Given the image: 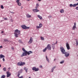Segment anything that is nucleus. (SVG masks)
I'll return each instance as SVG.
<instances>
[{"instance_id": "24", "label": "nucleus", "mask_w": 78, "mask_h": 78, "mask_svg": "<svg viewBox=\"0 0 78 78\" xmlns=\"http://www.w3.org/2000/svg\"><path fill=\"white\" fill-rule=\"evenodd\" d=\"M4 42H9V41H8V40H7V39H4Z\"/></svg>"}, {"instance_id": "30", "label": "nucleus", "mask_w": 78, "mask_h": 78, "mask_svg": "<svg viewBox=\"0 0 78 78\" xmlns=\"http://www.w3.org/2000/svg\"><path fill=\"white\" fill-rule=\"evenodd\" d=\"M64 61L62 60V61H61L60 62V64H63V63H64Z\"/></svg>"}, {"instance_id": "49", "label": "nucleus", "mask_w": 78, "mask_h": 78, "mask_svg": "<svg viewBox=\"0 0 78 78\" xmlns=\"http://www.w3.org/2000/svg\"><path fill=\"white\" fill-rule=\"evenodd\" d=\"M40 68H42V66H40Z\"/></svg>"}, {"instance_id": "14", "label": "nucleus", "mask_w": 78, "mask_h": 78, "mask_svg": "<svg viewBox=\"0 0 78 78\" xmlns=\"http://www.w3.org/2000/svg\"><path fill=\"white\" fill-rule=\"evenodd\" d=\"M5 57L3 55L1 54L0 55V58L1 59H2V58H5Z\"/></svg>"}, {"instance_id": "18", "label": "nucleus", "mask_w": 78, "mask_h": 78, "mask_svg": "<svg viewBox=\"0 0 78 78\" xmlns=\"http://www.w3.org/2000/svg\"><path fill=\"white\" fill-rule=\"evenodd\" d=\"M5 77H6V76H5V75H2L1 77V78H5Z\"/></svg>"}, {"instance_id": "21", "label": "nucleus", "mask_w": 78, "mask_h": 78, "mask_svg": "<svg viewBox=\"0 0 78 78\" xmlns=\"http://www.w3.org/2000/svg\"><path fill=\"white\" fill-rule=\"evenodd\" d=\"M60 12H61V13H63L64 12V9H61L60 11Z\"/></svg>"}, {"instance_id": "59", "label": "nucleus", "mask_w": 78, "mask_h": 78, "mask_svg": "<svg viewBox=\"0 0 78 78\" xmlns=\"http://www.w3.org/2000/svg\"><path fill=\"white\" fill-rule=\"evenodd\" d=\"M29 78H31V77H29Z\"/></svg>"}, {"instance_id": "5", "label": "nucleus", "mask_w": 78, "mask_h": 78, "mask_svg": "<svg viewBox=\"0 0 78 78\" xmlns=\"http://www.w3.org/2000/svg\"><path fill=\"white\" fill-rule=\"evenodd\" d=\"M21 27L23 29H24L25 30H27V29H29V28H30L29 27H27L26 26H25L24 25H22Z\"/></svg>"}, {"instance_id": "44", "label": "nucleus", "mask_w": 78, "mask_h": 78, "mask_svg": "<svg viewBox=\"0 0 78 78\" xmlns=\"http://www.w3.org/2000/svg\"><path fill=\"white\" fill-rule=\"evenodd\" d=\"M74 26H76V23H74Z\"/></svg>"}, {"instance_id": "55", "label": "nucleus", "mask_w": 78, "mask_h": 78, "mask_svg": "<svg viewBox=\"0 0 78 78\" xmlns=\"http://www.w3.org/2000/svg\"><path fill=\"white\" fill-rule=\"evenodd\" d=\"M55 60H56V58L54 60V61H55Z\"/></svg>"}, {"instance_id": "12", "label": "nucleus", "mask_w": 78, "mask_h": 78, "mask_svg": "<svg viewBox=\"0 0 78 78\" xmlns=\"http://www.w3.org/2000/svg\"><path fill=\"white\" fill-rule=\"evenodd\" d=\"M42 24L40 23L39 24V26H36V28H41V27H42Z\"/></svg>"}, {"instance_id": "10", "label": "nucleus", "mask_w": 78, "mask_h": 78, "mask_svg": "<svg viewBox=\"0 0 78 78\" xmlns=\"http://www.w3.org/2000/svg\"><path fill=\"white\" fill-rule=\"evenodd\" d=\"M33 42V38L30 37L29 41L28 42V44H31Z\"/></svg>"}, {"instance_id": "47", "label": "nucleus", "mask_w": 78, "mask_h": 78, "mask_svg": "<svg viewBox=\"0 0 78 78\" xmlns=\"http://www.w3.org/2000/svg\"><path fill=\"white\" fill-rule=\"evenodd\" d=\"M3 47V46H0V48H2Z\"/></svg>"}, {"instance_id": "58", "label": "nucleus", "mask_w": 78, "mask_h": 78, "mask_svg": "<svg viewBox=\"0 0 78 78\" xmlns=\"http://www.w3.org/2000/svg\"><path fill=\"white\" fill-rule=\"evenodd\" d=\"M9 69H10V68H9Z\"/></svg>"}, {"instance_id": "15", "label": "nucleus", "mask_w": 78, "mask_h": 78, "mask_svg": "<svg viewBox=\"0 0 78 78\" xmlns=\"http://www.w3.org/2000/svg\"><path fill=\"white\" fill-rule=\"evenodd\" d=\"M26 16L27 18H30V17H31V15H30L29 14H27L26 15Z\"/></svg>"}, {"instance_id": "40", "label": "nucleus", "mask_w": 78, "mask_h": 78, "mask_svg": "<svg viewBox=\"0 0 78 78\" xmlns=\"http://www.w3.org/2000/svg\"><path fill=\"white\" fill-rule=\"evenodd\" d=\"M54 70V69H53V68H52V69H51V72H53V70Z\"/></svg>"}, {"instance_id": "53", "label": "nucleus", "mask_w": 78, "mask_h": 78, "mask_svg": "<svg viewBox=\"0 0 78 78\" xmlns=\"http://www.w3.org/2000/svg\"><path fill=\"white\" fill-rule=\"evenodd\" d=\"M57 43H58V42H57V41H56V43H55V44H57Z\"/></svg>"}, {"instance_id": "17", "label": "nucleus", "mask_w": 78, "mask_h": 78, "mask_svg": "<svg viewBox=\"0 0 78 78\" xmlns=\"http://www.w3.org/2000/svg\"><path fill=\"white\" fill-rule=\"evenodd\" d=\"M36 7H35V9H37L39 7V4H36Z\"/></svg>"}, {"instance_id": "4", "label": "nucleus", "mask_w": 78, "mask_h": 78, "mask_svg": "<svg viewBox=\"0 0 78 78\" xmlns=\"http://www.w3.org/2000/svg\"><path fill=\"white\" fill-rule=\"evenodd\" d=\"M60 50L62 52V54H64V53L66 52V51H65V49H64V48L63 47H61L60 48Z\"/></svg>"}, {"instance_id": "34", "label": "nucleus", "mask_w": 78, "mask_h": 78, "mask_svg": "<svg viewBox=\"0 0 78 78\" xmlns=\"http://www.w3.org/2000/svg\"><path fill=\"white\" fill-rule=\"evenodd\" d=\"M75 6H76V4H75L73 5V7H75Z\"/></svg>"}, {"instance_id": "56", "label": "nucleus", "mask_w": 78, "mask_h": 78, "mask_svg": "<svg viewBox=\"0 0 78 78\" xmlns=\"http://www.w3.org/2000/svg\"><path fill=\"white\" fill-rule=\"evenodd\" d=\"M27 1H28H28H30V0H27Z\"/></svg>"}, {"instance_id": "48", "label": "nucleus", "mask_w": 78, "mask_h": 78, "mask_svg": "<svg viewBox=\"0 0 78 78\" xmlns=\"http://www.w3.org/2000/svg\"><path fill=\"white\" fill-rule=\"evenodd\" d=\"M56 66H55L54 67H53V68L54 69H55V68L56 67Z\"/></svg>"}, {"instance_id": "36", "label": "nucleus", "mask_w": 78, "mask_h": 78, "mask_svg": "<svg viewBox=\"0 0 78 78\" xmlns=\"http://www.w3.org/2000/svg\"><path fill=\"white\" fill-rule=\"evenodd\" d=\"M69 6L70 7H72V6H73V5H72V4H70V5H69Z\"/></svg>"}, {"instance_id": "13", "label": "nucleus", "mask_w": 78, "mask_h": 78, "mask_svg": "<svg viewBox=\"0 0 78 78\" xmlns=\"http://www.w3.org/2000/svg\"><path fill=\"white\" fill-rule=\"evenodd\" d=\"M33 11H34V12H39V10L37 9H33Z\"/></svg>"}, {"instance_id": "57", "label": "nucleus", "mask_w": 78, "mask_h": 78, "mask_svg": "<svg viewBox=\"0 0 78 78\" xmlns=\"http://www.w3.org/2000/svg\"><path fill=\"white\" fill-rule=\"evenodd\" d=\"M1 67V65L0 64V67Z\"/></svg>"}, {"instance_id": "19", "label": "nucleus", "mask_w": 78, "mask_h": 78, "mask_svg": "<svg viewBox=\"0 0 78 78\" xmlns=\"http://www.w3.org/2000/svg\"><path fill=\"white\" fill-rule=\"evenodd\" d=\"M24 70H25L26 72H27V71H28V69H27V68H24Z\"/></svg>"}, {"instance_id": "16", "label": "nucleus", "mask_w": 78, "mask_h": 78, "mask_svg": "<svg viewBox=\"0 0 78 78\" xmlns=\"http://www.w3.org/2000/svg\"><path fill=\"white\" fill-rule=\"evenodd\" d=\"M37 16L38 17V18H39V19H41V20L42 19V17L41 16H40V15H38Z\"/></svg>"}, {"instance_id": "11", "label": "nucleus", "mask_w": 78, "mask_h": 78, "mask_svg": "<svg viewBox=\"0 0 78 78\" xmlns=\"http://www.w3.org/2000/svg\"><path fill=\"white\" fill-rule=\"evenodd\" d=\"M64 54H65L66 57H68L69 56V55H70L69 53L66 52H64Z\"/></svg>"}, {"instance_id": "45", "label": "nucleus", "mask_w": 78, "mask_h": 78, "mask_svg": "<svg viewBox=\"0 0 78 78\" xmlns=\"http://www.w3.org/2000/svg\"><path fill=\"white\" fill-rule=\"evenodd\" d=\"M11 13H12V14H14V12H10Z\"/></svg>"}, {"instance_id": "50", "label": "nucleus", "mask_w": 78, "mask_h": 78, "mask_svg": "<svg viewBox=\"0 0 78 78\" xmlns=\"http://www.w3.org/2000/svg\"><path fill=\"white\" fill-rule=\"evenodd\" d=\"M76 6H77L78 5V2L77 4H76Z\"/></svg>"}, {"instance_id": "7", "label": "nucleus", "mask_w": 78, "mask_h": 78, "mask_svg": "<svg viewBox=\"0 0 78 78\" xmlns=\"http://www.w3.org/2000/svg\"><path fill=\"white\" fill-rule=\"evenodd\" d=\"M47 49L48 50H51V47L50 46V44H48L47 46V47H46Z\"/></svg>"}, {"instance_id": "9", "label": "nucleus", "mask_w": 78, "mask_h": 78, "mask_svg": "<svg viewBox=\"0 0 78 78\" xmlns=\"http://www.w3.org/2000/svg\"><path fill=\"white\" fill-rule=\"evenodd\" d=\"M33 70H35V72H37V71H38L39 70L38 68H36L35 67H33L32 68Z\"/></svg>"}, {"instance_id": "41", "label": "nucleus", "mask_w": 78, "mask_h": 78, "mask_svg": "<svg viewBox=\"0 0 78 78\" xmlns=\"http://www.w3.org/2000/svg\"><path fill=\"white\" fill-rule=\"evenodd\" d=\"M5 20H8V18H4Z\"/></svg>"}, {"instance_id": "31", "label": "nucleus", "mask_w": 78, "mask_h": 78, "mask_svg": "<svg viewBox=\"0 0 78 78\" xmlns=\"http://www.w3.org/2000/svg\"><path fill=\"white\" fill-rule=\"evenodd\" d=\"M18 4V5H19V6H21V3H20V2H19L17 3Z\"/></svg>"}, {"instance_id": "35", "label": "nucleus", "mask_w": 78, "mask_h": 78, "mask_svg": "<svg viewBox=\"0 0 78 78\" xmlns=\"http://www.w3.org/2000/svg\"><path fill=\"white\" fill-rule=\"evenodd\" d=\"M22 50H23V51H24H24H27L25 50V48H23Z\"/></svg>"}, {"instance_id": "39", "label": "nucleus", "mask_w": 78, "mask_h": 78, "mask_svg": "<svg viewBox=\"0 0 78 78\" xmlns=\"http://www.w3.org/2000/svg\"><path fill=\"white\" fill-rule=\"evenodd\" d=\"M23 78V76H22L20 77H19V78Z\"/></svg>"}, {"instance_id": "27", "label": "nucleus", "mask_w": 78, "mask_h": 78, "mask_svg": "<svg viewBox=\"0 0 78 78\" xmlns=\"http://www.w3.org/2000/svg\"><path fill=\"white\" fill-rule=\"evenodd\" d=\"M3 70L4 72H6V68H3Z\"/></svg>"}, {"instance_id": "51", "label": "nucleus", "mask_w": 78, "mask_h": 78, "mask_svg": "<svg viewBox=\"0 0 78 78\" xmlns=\"http://www.w3.org/2000/svg\"><path fill=\"white\" fill-rule=\"evenodd\" d=\"M12 50H14V48H12Z\"/></svg>"}, {"instance_id": "25", "label": "nucleus", "mask_w": 78, "mask_h": 78, "mask_svg": "<svg viewBox=\"0 0 78 78\" xmlns=\"http://www.w3.org/2000/svg\"><path fill=\"white\" fill-rule=\"evenodd\" d=\"M41 39L42 41H44V38L42 37H41Z\"/></svg>"}, {"instance_id": "46", "label": "nucleus", "mask_w": 78, "mask_h": 78, "mask_svg": "<svg viewBox=\"0 0 78 78\" xmlns=\"http://www.w3.org/2000/svg\"><path fill=\"white\" fill-rule=\"evenodd\" d=\"M2 60L3 61V62L5 61V58H3V59H2Z\"/></svg>"}, {"instance_id": "22", "label": "nucleus", "mask_w": 78, "mask_h": 78, "mask_svg": "<svg viewBox=\"0 0 78 78\" xmlns=\"http://www.w3.org/2000/svg\"><path fill=\"white\" fill-rule=\"evenodd\" d=\"M19 43H20L21 44H23V42L22 41V40H20L19 41Z\"/></svg>"}, {"instance_id": "33", "label": "nucleus", "mask_w": 78, "mask_h": 78, "mask_svg": "<svg viewBox=\"0 0 78 78\" xmlns=\"http://www.w3.org/2000/svg\"><path fill=\"white\" fill-rule=\"evenodd\" d=\"M22 72H23V70L22 69H21L20 70V73H22Z\"/></svg>"}, {"instance_id": "3", "label": "nucleus", "mask_w": 78, "mask_h": 78, "mask_svg": "<svg viewBox=\"0 0 78 78\" xmlns=\"http://www.w3.org/2000/svg\"><path fill=\"white\" fill-rule=\"evenodd\" d=\"M17 65L19 66H22L25 65V62H20L17 63Z\"/></svg>"}, {"instance_id": "6", "label": "nucleus", "mask_w": 78, "mask_h": 78, "mask_svg": "<svg viewBox=\"0 0 78 78\" xmlns=\"http://www.w3.org/2000/svg\"><path fill=\"white\" fill-rule=\"evenodd\" d=\"M6 73L7 74L6 77H7V78H8L11 75V73H10V72H9L8 71H7V72H6Z\"/></svg>"}, {"instance_id": "8", "label": "nucleus", "mask_w": 78, "mask_h": 78, "mask_svg": "<svg viewBox=\"0 0 78 78\" xmlns=\"http://www.w3.org/2000/svg\"><path fill=\"white\" fill-rule=\"evenodd\" d=\"M66 48L67 50H70V46H69V44L68 42H67L66 44Z\"/></svg>"}, {"instance_id": "20", "label": "nucleus", "mask_w": 78, "mask_h": 78, "mask_svg": "<svg viewBox=\"0 0 78 78\" xmlns=\"http://www.w3.org/2000/svg\"><path fill=\"white\" fill-rule=\"evenodd\" d=\"M55 44H52V47L53 48V49H55Z\"/></svg>"}, {"instance_id": "43", "label": "nucleus", "mask_w": 78, "mask_h": 78, "mask_svg": "<svg viewBox=\"0 0 78 78\" xmlns=\"http://www.w3.org/2000/svg\"><path fill=\"white\" fill-rule=\"evenodd\" d=\"M10 21H11V22H13V20H12V19H11L10 20Z\"/></svg>"}, {"instance_id": "1", "label": "nucleus", "mask_w": 78, "mask_h": 78, "mask_svg": "<svg viewBox=\"0 0 78 78\" xmlns=\"http://www.w3.org/2000/svg\"><path fill=\"white\" fill-rule=\"evenodd\" d=\"M33 53V52L32 51H25L23 53V54L21 55V57H23V56H27V55H30V54H31Z\"/></svg>"}, {"instance_id": "26", "label": "nucleus", "mask_w": 78, "mask_h": 78, "mask_svg": "<svg viewBox=\"0 0 78 78\" xmlns=\"http://www.w3.org/2000/svg\"><path fill=\"white\" fill-rule=\"evenodd\" d=\"M76 28V26H73V30H75V29Z\"/></svg>"}, {"instance_id": "54", "label": "nucleus", "mask_w": 78, "mask_h": 78, "mask_svg": "<svg viewBox=\"0 0 78 78\" xmlns=\"http://www.w3.org/2000/svg\"><path fill=\"white\" fill-rule=\"evenodd\" d=\"M41 0H38V1H39V2H40V1H41Z\"/></svg>"}, {"instance_id": "28", "label": "nucleus", "mask_w": 78, "mask_h": 78, "mask_svg": "<svg viewBox=\"0 0 78 78\" xmlns=\"http://www.w3.org/2000/svg\"><path fill=\"white\" fill-rule=\"evenodd\" d=\"M76 45H78V40H76Z\"/></svg>"}, {"instance_id": "32", "label": "nucleus", "mask_w": 78, "mask_h": 78, "mask_svg": "<svg viewBox=\"0 0 78 78\" xmlns=\"http://www.w3.org/2000/svg\"><path fill=\"white\" fill-rule=\"evenodd\" d=\"M1 9H4V7L3 5H1Z\"/></svg>"}, {"instance_id": "38", "label": "nucleus", "mask_w": 78, "mask_h": 78, "mask_svg": "<svg viewBox=\"0 0 78 78\" xmlns=\"http://www.w3.org/2000/svg\"><path fill=\"white\" fill-rule=\"evenodd\" d=\"M20 73H18V74L17 76H18V77H19V76H20Z\"/></svg>"}, {"instance_id": "60", "label": "nucleus", "mask_w": 78, "mask_h": 78, "mask_svg": "<svg viewBox=\"0 0 78 78\" xmlns=\"http://www.w3.org/2000/svg\"><path fill=\"white\" fill-rule=\"evenodd\" d=\"M76 0V1H78V0Z\"/></svg>"}, {"instance_id": "2", "label": "nucleus", "mask_w": 78, "mask_h": 78, "mask_svg": "<svg viewBox=\"0 0 78 78\" xmlns=\"http://www.w3.org/2000/svg\"><path fill=\"white\" fill-rule=\"evenodd\" d=\"M14 34H15L16 37H18V35L20 34V31L18 29L15 30L14 32Z\"/></svg>"}, {"instance_id": "52", "label": "nucleus", "mask_w": 78, "mask_h": 78, "mask_svg": "<svg viewBox=\"0 0 78 78\" xmlns=\"http://www.w3.org/2000/svg\"><path fill=\"white\" fill-rule=\"evenodd\" d=\"M1 33H3V31H2L1 32Z\"/></svg>"}, {"instance_id": "37", "label": "nucleus", "mask_w": 78, "mask_h": 78, "mask_svg": "<svg viewBox=\"0 0 78 78\" xmlns=\"http://www.w3.org/2000/svg\"><path fill=\"white\" fill-rule=\"evenodd\" d=\"M20 1V0H17L16 1V3H19V2Z\"/></svg>"}, {"instance_id": "42", "label": "nucleus", "mask_w": 78, "mask_h": 78, "mask_svg": "<svg viewBox=\"0 0 78 78\" xmlns=\"http://www.w3.org/2000/svg\"><path fill=\"white\" fill-rule=\"evenodd\" d=\"M76 9L77 10H78V7H76Z\"/></svg>"}, {"instance_id": "61", "label": "nucleus", "mask_w": 78, "mask_h": 78, "mask_svg": "<svg viewBox=\"0 0 78 78\" xmlns=\"http://www.w3.org/2000/svg\"><path fill=\"white\" fill-rule=\"evenodd\" d=\"M78 56V55H77Z\"/></svg>"}, {"instance_id": "23", "label": "nucleus", "mask_w": 78, "mask_h": 78, "mask_svg": "<svg viewBox=\"0 0 78 78\" xmlns=\"http://www.w3.org/2000/svg\"><path fill=\"white\" fill-rule=\"evenodd\" d=\"M47 48H45V49H44L43 50V52H45V51H46V50H47Z\"/></svg>"}, {"instance_id": "29", "label": "nucleus", "mask_w": 78, "mask_h": 78, "mask_svg": "<svg viewBox=\"0 0 78 78\" xmlns=\"http://www.w3.org/2000/svg\"><path fill=\"white\" fill-rule=\"evenodd\" d=\"M46 58L47 61H48V62H49V60L48 59V58H47V55H46Z\"/></svg>"}]
</instances>
